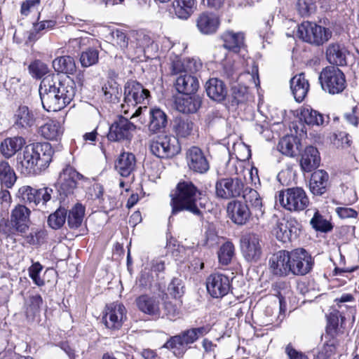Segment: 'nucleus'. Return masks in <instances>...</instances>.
Here are the masks:
<instances>
[{"label": "nucleus", "mask_w": 359, "mask_h": 359, "mask_svg": "<svg viewBox=\"0 0 359 359\" xmlns=\"http://www.w3.org/2000/svg\"><path fill=\"white\" fill-rule=\"evenodd\" d=\"M39 91L43 107L48 111H57L70 104L76 89L75 82L69 78L60 81L54 74H48L41 81Z\"/></svg>", "instance_id": "f257e3e1"}, {"label": "nucleus", "mask_w": 359, "mask_h": 359, "mask_svg": "<svg viewBox=\"0 0 359 359\" xmlns=\"http://www.w3.org/2000/svg\"><path fill=\"white\" fill-rule=\"evenodd\" d=\"M313 264L312 257L304 248L279 250L269 259L272 273L280 277L304 276L311 271Z\"/></svg>", "instance_id": "f03ea898"}, {"label": "nucleus", "mask_w": 359, "mask_h": 359, "mask_svg": "<svg viewBox=\"0 0 359 359\" xmlns=\"http://www.w3.org/2000/svg\"><path fill=\"white\" fill-rule=\"evenodd\" d=\"M53 154L52 147L48 142L29 144L18 154L17 168L25 175H36L49 165Z\"/></svg>", "instance_id": "7ed1b4c3"}, {"label": "nucleus", "mask_w": 359, "mask_h": 359, "mask_svg": "<svg viewBox=\"0 0 359 359\" xmlns=\"http://www.w3.org/2000/svg\"><path fill=\"white\" fill-rule=\"evenodd\" d=\"M202 191L189 180H181L176 186L175 194L171 195L172 215L187 210L203 219L201 209L205 208Z\"/></svg>", "instance_id": "20e7f679"}, {"label": "nucleus", "mask_w": 359, "mask_h": 359, "mask_svg": "<svg viewBox=\"0 0 359 359\" xmlns=\"http://www.w3.org/2000/svg\"><path fill=\"white\" fill-rule=\"evenodd\" d=\"M210 330V327L208 325L184 330L179 334L170 337L163 347L170 350L175 356L182 357L187 350V346L194 344Z\"/></svg>", "instance_id": "39448f33"}, {"label": "nucleus", "mask_w": 359, "mask_h": 359, "mask_svg": "<svg viewBox=\"0 0 359 359\" xmlns=\"http://www.w3.org/2000/svg\"><path fill=\"white\" fill-rule=\"evenodd\" d=\"M149 97V91L144 88L142 85L136 81H128L124 87V103L121 104V108L125 114H127L132 107L135 109L131 117L138 116L143 109H147V99Z\"/></svg>", "instance_id": "423d86ee"}, {"label": "nucleus", "mask_w": 359, "mask_h": 359, "mask_svg": "<svg viewBox=\"0 0 359 359\" xmlns=\"http://www.w3.org/2000/svg\"><path fill=\"white\" fill-rule=\"evenodd\" d=\"M31 210L24 204H18L11 210L9 219L0 220V233L6 235H15L26 233L30 222Z\"/></svg>", "instance_id": "0eeeda50"}, {"label": "nucleus", "mask_w": 359, "mask_h": 359, "mask_svg": "<svg viewBox=\"0 0 359 359\" xmlns=\"http://www.w3.org/2000/svg\"><path fill=\"white\" fill-rule=\"evenodd\" d=\"M297 36L313 46H320L332 37V31L315 22L305 21L298 25Z\"/></svg>", "instance_id": "6e6552de"}, {"label": "nucleus", "mask_w": 359, "mask_h": 359, "mask_svg": "<svg viewBox=\"0 0 359 359\" xmlns=\"http://www.w3.org/2000/svg\"><path fill=\"white\" fill-rule=\"evenodd\" d=\"M318 79L322 89L331 95L342 93L346 86L344 74L334 66L323 69Z\"/></svg>", "instance_id": "1a4fd4ad"}, {"label": "nucleus", "mask_w": 359, "mask_h": 359, "mask_svg": "<svg viewBox=\"0 0 359 359\" xmlns=\"http://www.w3.org/2000/svg\"><path fill=\"white\" fill-rule=\"evenodd\" d=\"M278 200L280 205L290 212L304 210L309 204V199L305 191L298 187L287 188L280 191Z\"/></svg>", "instance_id": "9d476101"}, {"label": "nucleus", "mask_w": 359, "mask_h": 359, "mask_svg": "<svg viewBox=\"0 0 359 359\" xmlns=\"http://www.w3.org/2000/svg\"><path fill=\"white\" fill-rule=\"evenodd\" d=\"M87 178L79 173L71 165H66L60 172L57 184V191L60 200L72 196L74 194L76 189L79 185V181L86 180Z\"/></svg>", "instance_id": "9b49d317"}, {"label": "nucleus", "mask_w": 359, "mask_h": 359, "mask_svg": "<svg viewBox=\"0 0 359 359\" xmlns=\"http://www.w3.org/2000/svg\"><path fill=\"white\" fill-rule=\"evenodd\" d=\"M151 152L158 158H171L180 151L177 140L173 136L161 135L154 137L149 144Z\"/></svg>", "instance_id": "f8f14e48"}, {"label": "nucleus", "mask_w": 359, "mask_h": 359, "mask_svg": "<svg viewBox=\"0 0 359 359\" xmlns=\"http://www.w3.org/2000/svg\"><path fill=\"white\" fill-rule=\"evenodd\" d=\"M272 219L274 222L272 233L278 241L287 243L297 238L301 230V224L297 220L279 219L275 215Z\"/></svg>", "instance_id": "ddd939ff"}, {"label": "nucleus", "mask_w": 359, "mask_h": 359, "mask_svg": "<svg viewBox=\"0 0 359 359\" xmlns=\"http://www.w3.org/2000/svg\"><path fill=\"white\" fill-rule=\"evenodd\" d=\"M53 189L50 187L35 189L28 185L19 188L16 196L24 205H37L42 203L46 205L51 198Z\"/></svg>", "instance_id": "4468645a"}, {"label": "nucleus", "mask_w": 359, "mask_h": 359, "mask_svg": "<svg viewBox=\"0 0 359 359\" xmlns=\"http://www.w3.org/2000/svg\"><path fill=\"white\" fill-rule=\"evenodd\" d=\"M245 188L244 182L238 177L222 178L215 184L217 196L223 199L238 197Z\"/></svg>", "instance_id": "2eb2a0df"}, {"label": "nucleus", "mask_w": 359, "mask_h": 359, "mask_svg": "<svg viewBox=\"0 0 359 359\" xmlns=\"http://www.w3.org/2000/svg\"><path fill=\"white\" fill-rule=\"evenodd\" d=\"M136 126L122 116H118L109 127L107 138L112 142L129 140Z\"/></svg>", "instance_id": "dca6fc26"}, {"label": "nucleus", "mask_w": 359, "mask_h": 359, "mask_svg": "<svg viewBox=\"0 0 359 359\" xmlns=\"http://www.w3.org/2000/svg\"><path fill=\"white\" fill-rule=\"evenodd\" d=\"M186 161L189 169L194 173L205 174L210 169L207 157L198 147H191L187 151Z\"/></svg>", "instance_id": "f3484780"}, {"label": "nucleus", "mask_w": 359, "mask_h": 359, "mask_svg": "<svg viewBox=\"0 0 359 359\" xmlns=\"http://www.w3.org/2000/svg\"><path fill=\"white\" fill-rule=\"evenodd\" d=\"M260 237L255 233H249L241 240V251L248 262H257L262 255Z\"/></svg>", "instance_id": "a211bd4d"}, {"label": "nucleus", "mask_w": 359, "mask_h": 359, "mask_svg": "<svg viewBox=\"0 0 359 359\" xmlns=\"http://www.w3.org/2000/svg\"><path fill=\"white\" fill-rule=\"evenodd\" d=\"M126 318L125 306L120 303L114 302L106 306L105 314L102 320L106 327L111 330H119Z\"/></svg>", "instance_id": "6ab92c4d"}, {"label": "nucleus", "mask_w": 359, "mask_h": 359, "mask_svg": "<svg viewBox=\"0 0 359 359\" xmlns=\"http://www.w3.org/2000/svg\"><path fill=\"white\" fill-rule=\"evenodd\" d=\"M206 287L208 292L212 297H222L230 290V280L226 275L212 273L207 278Z\"/></svg>", "instance_id": "aec40b11"}, {"label": "nucleus", "mask_w": 359, "mask_h": 359, "mask_svg": "<svg viewBox=\"0 0 359 359\" xmlns=\"http://www.w3.org/2000/svg\"><path fill=\"white\" fill-rule=\"evenodd\" d=\"M226 210L229 217L238 225L245 224L252 215L248 205L238 200L229 202Z\"/></svg>", "instance_id": "412c9836"}, {"label": "nucleus", "mask_w": 359, "mask_h": 359, "mask_svg": "<svg viewBox=\"0 0 359 359\" xmlns=\"http://www.w3.org/2000/svg\"><path fill=\"white\" fill-rule=\"evenodd\" d=\"M243 197L245 200L244 203L248 205L254 217L257 221H259L264 215L262 198L259 194L254 189L246 187L243 194Z\"/></svg>", "instance_id": "4be33fe9"}, {"label": "nucleus", "mask_w": 359, "mask_h": 359, "mask_svg": "<svg viewBox=\"0 0 359 359\" xmlns=\"http://www.w3.org/2000/svg\"><path fill=\"white\" fill-rule=\"evenodd\" d=\"M348 53L344 44L334 42L327 46L325 55L330 64L336 66H345L347 65L346 56Z\"/></svg>", "instance_id": "5701e85b"}, {"label": "nucleus", "mask_w": 359, "mask_h": 359, "mask_svg": "<svg viewBox=\"0 0 359 359\" xmlns=\"http://www.w3.org/2000/svg\"><path fill=\"white\" fill-rule=\"evenodd\" d=\"M135 304L142 313L155 318H159L161 311L159 301L157 298L149 294H142L136 298Z\"/></svg>", "instance_id": "b1692460"}, {"label": "nucleus", "mask_w": 359, "mask_h": 359, "mask_svg": "<svg viewBox=\"0 0 359 359\" xmlns=\"http://www.w3.org/2000/svg\"><path fill=\"white\" fill-rule=\"evenodd\" d=\"M175 86L180 93L192 95L198 90L199 83L196 76L190 74H184L176 78Z\"/></svg>", "instance_id": "393cba45"}, {"label": "nucleus", "mask_w": 359, "mask_h": 359, "mask_svg": "<svg viewBox=\"0 0 359 359\" xmlns=\"http://www.w3.org/2000/svg\"><path fill=\"white\" fill-rule=\"evenodd\" d=\"M290 88L295 100L298 102H302L309 90V81L304 73L298 74L291 79Z\"/></svg>", "instance_id": "a878e982"}, {"label": "nucleus", "mask_w": 359, "mask_h": 359, "mask_svg": "<svg viewBox=\"0 0 359 359\" xmlns=\"http://www.w3.org/2000/svg\"><path fill=\"white\" fill-rule=\"evenodd\" d=\"M320 163V154L318 149L313 147H306L302 154L300 165L305 172H311L316 169Z\"/></svg>", "instance_id": "bb28decb"}, {"label": "nucleus", "mask_w": 359, "mask_h": 359, "mask_svg": "<svg viewBox=\"0 0 359 359\" xmlns=\"http://www.w3.org/2000/svg\"><path fill=\"white\" fill-rule=\"evenodd\" d=\"M35 115L27 106H20L14 115V126L19 129H28L35 123Z\"/></svg>", "instance_id": "cd10ccee"}, {"label": "nucleus", "mask_w": 359, "mask_h": 359, "mask_svg": "<svg viewBox=\"0 0 359 359\" xmlns=\"http://www.w3.org/2000/svg\"><path fill=\"white\" fill-rule=\"evenodd\" d=\"M207 95L212 100L223 101L227 95V89L224 82L217 78L210 79L205 83Z\"/></svg>", "instance_id": "c85d7f7f"}, {"label": "nucleus", "mask_w": 359, "mask_h": 359, "mask_svg": "<svg viewBox=\"0 0 359 359\" xmlns=\"http://www.w3.org/2000/svg\"><path fill=\"white\" fill-rule=\"evenodd\" d=\"M329 175L323 170H318L312 175L310 180L309 187L313 194L321 196L327 191Z\"/></svg>", "instance_id": "c756f323"}, {"label": "nucleus", "mask_w": 359, "mask_h": 359, "mask_svg": "<svg viewBox=\"0 0 359 359\" xmlns=\"http://www.w3.org/2000/svg\"><path fill=\"white\" fill-rule=\"evenodd\" d=\"M176 109L183 114H192L197 111L201 104V99L195 94L185 95L175 102Z\"/></svg>", "instance_id": "7c9ffc66"}, {"label": "nucleus", "mask_w": 359, "mask_h": 359, "mask_svg": "<svg viewBox=\"0 0 359 359\" xmlns=\"http://www.w3.org/2000/svg\"><path fill=\"white\" fill-rule=\"evenodd\" d=\"M135 155L130 152H123L115 163V168L122 177H126L135 170Z\"/></svg>", "instance_id": "2f4dec72"}, {"label": "nucleus", "mask_w": 359, "mask_h": 359, "mask_svg": "<svg viewBox=\"0 0 359 359\" xmlns=\"http://www.w3.org/2000/svg\"><path fill=\"white\" fill-rule=\"evenodd\" d=\"M196 25L201 33L205 34H212L218 28L219 19L214 13H203L197 18Z\"/></svg>", "instance_id": "473e14b6"}, {"label": "nucleus", "mask_w": 359, "mask_h": 359, "mask_svg": "<svg viewBox=\"0 0 359 359\" xmlns=\"http://www.w3.org/2000/svg\"><path fill=\"white\" fill-rule=\"evenodd\" d=\"M25 144V140L22 137H8L1 142L0 151L6 158H9L21 149Z\"/></svg>", "instance_id": "72a5a7b5"}, {"label": "nucleus", "mask_w": 359, "mask_h": 359, "mask_svg": "<svg viewBox=\"0 0 359 359\" xmlns=\"http://www.w3.org/2000/svg\"><path fill=\"white\" fill-rule=\"evenodd\" d=\"M39 132L46 140L57 141L63 134V128L59 121L50 120L41 126Z\"/></svg>", "instance_id": "f704fd0d"}, {"label": "nucleus", "mask_w": 359, "mask_h": 359, "mask_svg": "<svg viewBox=\"0 0 359 359\" xmlns=\"http://www.w3.org/2000/svg\"><path fill=\"white\" fill-rule=\"evenodd\" d=\"M299 140L297 137L287 135L280 140L278 144V149L283 154L293 157L299 153Z\"/></svg>", "instance_id": "c9c22d12"}, {"label": "nucleus", "mask_w": 359, "mask_h": 359, "mask_svg": "<svg viewBox=\"0 0 359 359\" xmlns=\"http://www.w3.org/2000/svg\"><path fill=\"white\" fill-rule=\"evenodd\" d=\"M224 41L223 46L234 53H238L244 46V36L243 33H235L227 31L222 35Z\"/></svg>", "instance_id": "e433bc0d"}, {"label": "nucleus", "mask_w": 359, "mask_h": 359, "mask_svg": "<svg viewBox=\"0 0 359 359\" xmlns=\"http://www.w3.org/2000/svg\"><path fill=\"white\" fill-rule=\"evenodd\" d=\"M150 121L149 130L152 133L160 132L164 129L168 123V117L165 113L158 108L150 110Z\"/></svg>", "instance_id": "4c0bfd02"}, {"label": "nucleus", "mask_w": 359, "mask_h": 359, "mask_svg": "<svg viewBox=\"0 0 359 359\" xmlns=\"http://www.w3.org/2000/svg\"><path fill=\"white\" fill-rule=\"evenodd\" d=\"M172 7L178 18L187 20L194 13L196 0H174Z\"/></svg>", "instance_id": "58836bf2"}, {"label": "nucleus", "mask_w": 359, "mask_h": 359, "mask_svg": "<svg viewBox=\"0 0 359 359\" xmlns=\"http://www.w3.org/2000/svg\"><path fill=\"white\" fill-rule=\"evenodd\" d=\"M53 67L59 73L73 74L76 69L75 61L71 56H62L53 61Z\"/></svg>", "instance_id": "ea45409f"}, {"label": "nucleus", "mask_w": 359, "mask_h": 359, "mask_svg": "<svg viewBox=\"0 0 359 359\" xmlns=\"http://www.w3.org/2000/svg\"><path fill=\"white\" fill-rule=\"evenodd\" d=\"M194 123L188 117H176L174 121L173 129L180 137H187L191 135L194 130Z\"/></svg>", "instance_id": "a19ab883"}, {"label": "nucleus", "mask_w": 359, "mask_h": 359, "mask_svg": "<svg viewBox=\"0 0 359 359\" xmlns=\"http://www.w3.org/2000/svg\"><path fill=\"white\" fill-rule=\"evenodd\" d=\"M43 304V299L40 294L30 296L27 302L25 311L26 318L28 321L34 320L36 315L40 313L41 306Z\"/></svg>", "instance_id": "79ce46f5"}, {"label": "nucleus", "mask_w": 359, "mask_h": 359, "mask_svg": "<svg viewBox=\"0 0 359 359\" xmlns=\"http://www.w3.org/2000/svg\"><path fill=\"white\" fill-rule=\"evenodd\" d=\"M85 208L80 203H77L69 212L67 223L70 228H79L83 220Z\"/></svg>", "instance_id": "37998d69"}, {"label": "nucleus", "mask_w": 359, "mask_h": 359, "mask_svg": "<svg viewBox=\"0 0 359 359\" xmlns=\"http://www.w3.org/2000/svg\"><path fill=\"white\" fill-rule=\"evenodd\" d=\"M299 118L307 125L320 126L323 125L324 122L323 114L309 107L301 110Z\"/></svg>", "instance_id": "c03bdc74"}, {"label": "nucleus", "mask_w": 359, "mask_h": 359, "mask_svg": "<svg viewBox=\"0 0 359 359\" xmlns=\"http://www.w3.org/2000/svg\"><path fill=\"white\" fill-rule=\"evenodd\" d=\"M17 177L15 172L11 168L6 161L0 162V180L1 184H4L6 188H11L15 181Z\"/></svg>", "instance_id": "a18cd8bd"}, {"label": "nucleus", "mask_w": 359, "mask_h": 359, "mask_svg": "<svg viewBox=\"0 0 359 359\" xmlns=\"http://www.w3.org/2000/svg\"><path fill=\"white\" fill-rule=\"evenodd\" d=\"M156 276L149 269H144L138 279V285L142 289L156 288L160 290V283L157 281Z\"/></svg>", "instance_id": "49530a36"}, {"label": "nucleus", "mask_w": 359, "mask_h": 359, "mask_svg": "<svg viewBox=\"0 0 359 359\" xmlns=\"http://www.w3.org/2000/svg\"><path fill=\"white\" fill-rule=\"evenodd\" d=\"M105 99L109 102H119L121 96V90L119 85L114 81H108L102 87Z\"/></svg>", "instance_id": "de8ad7c7"}, {"label": "nucleus", "mask_w": 359, "mask_h": 359, "mask_svg": "<svg viewBox=\"0 0 359 359\" xmlns=\"http://www.w3.org/2000/svg\"><path fill=\"white\" fill-rule=\"evenodd\" d=\"M219 264L226 266L232 260L235 255V248L230 241H226L221 245L217 252Z\"/></svg>", "instance_id": "09e8293b"}, {"label": "nucleus", "mask_w": 359, "mask_h": 359, "mask_svg": "<svg viewBox=\"0 0 359 359\" xmlns=\"http://www.w3.org/2000/svg\"><path fill=\"white\" fill-rule=\"evenodd\" d=\"M67 211L64 208H59L48 218V223L53 229H59L65 224L67 219Z\"/></svg>", "instance_id": "8fccbe9b"}, {"label": "nucleus", "mask_w": 359, "mask_h": 359, "mask_svg": "<svg viewBox=\"0 0 359 359\" xmlns=\"http://www.w3.org/2000/svg\"><path fill=\"white\" fill-rule=\"evenodd\" d=\"M99 60V50L94 48H88L82 51L80 56V62L82 67H88L97 63Z\"/></svg>", "instance_id": "3c124183"}, {"label": "nucleus", "mask_w": 359, "mask_h": 359, "mask_svg": "<svg viewBox=\"0 0 359 359\" xmlns=\"http://www.w3.org/2000/svg\"><path fill=\"white\" fill-rule=\"evenodd\" d=\"M339 345L338 340L331 337L327 340L318 353L319 359H328L336 353L337 347Z\"/></svg>", "instance_id": "603ef678"}, {"label": "nucleus", "mask_w": 359, "mask_h": 359, "mask_svg": "<svg viewBox=\"0 0 359 359\" xmlns=\"http://www.w3.org/2000/svg\"><path fill=\"white\" fill-rule=\"evenodd\" d=\"M310 224L316 231L322 232H327L331 231L332 226L331 224L325 219L318 212H316L313 218L310 221Z\"/></svg>", "instance_id": "864d4df0"}, {"label": "nucleus", "mask_w": 359, "mask_h": 359, "mask_svg": "<svg viewBox=\"0 0 359 359\" xmlns=\"http://www.w3.org/2000/svg\"><path fill=\"white\" fill-rule=\"evenodd\" d=\"M29 72L33 77L41 79L48 72V66L40 60H35L29 65Z\"/></svg>", "instance_id": "5fc2aeb1"}, {"label": "nucleus", "mask_w": 359, "mask_h": 359, "mask_svg": "<svg viewBox=\"0 0 359 359\" xmlns=\"http://www.w3.org/2000/svg\"><path fill=\"white\" fill-rule=\"evenodd\" d=\"M43 269V266L39 262L33 263L28 268L29 276L33 282L38 286H43L45 285V281L42 279L39 274Z\"/></svg>", "instance_id": "6e6d98bb"}, {"label": "nucleus", "mask_w": 359, "mask_h": 359, "mask_svg": "<svg viewBox=\"0 0 359 359\" xmlns=\"http://www.w3.org/2000/svg\"><path fill=\"white\" fill-rule=\"evenodd\" d=\"M88 195L89 198L93 201L97 200L100 204L104 205V188L102 184L99 183H95L93 184L88 190Z\"/></svg>", "instance_id": "4d7b16f0"}, {"label": "nucleus", "mask_w": 359, "mask_h": 359, "mask_svg": "<svg viewBox=\"0 0 359 359\" xmlns=\"http://www.w3.org/2000/svg\"><path fill=\"white\" fill-rule=\"evenodd\" d=\"M168 290L175 298L180 297L184 294V285L181 279L174 278L168 285Z\"/></svg>", "instance_id": "13d9d810"}, {"label": "nucleus", "mask_w": 359, "mask_h": 359, "mask_svg": "<svg viewBox=\"0 0 359 359\" xmlns=\"http://www.w3.org/2000/svg\"><path fill=\"white\" fill-rule=\"evenodd\" d=\"M339 325V317L337 313H331L327 317V325L326 327L327 334L333 337L337 332Z\"/></svg>", "instance_id": "bf43d9fd"}, {"label": "nucleus", "mask_w": 359, "mask_h": 359, "mask_svg": "<svg viewBox=\"0 0 359 359\" xmlns=\"http://www.w3.org/2000/svg\"><path fill=\"white\" fill-rule=\"evenodd\" d=\"M344 118L348 123L355 127H358L359 123V108L358 106L353 107L351 110L344 114Z\"/></svg>", "instance_id": "052dcab7"}, {"label": "nucleus", "mask_w": 359, "mask_h": 359, "mask_svg": "<svg viewBox=\"0 0 359 359\" xmlns=\"http://www.w3.org/2000/svg\"><path fill=\"white\" fill-rule=\"evenodd\" d=\"M170 72L172 75H183L186 74L185 62L181 60H173L170 66Z\"/></svg>", "instance_id": "680f3d73"}, {"label": "nucleus", "mask_w": 359, "mask_h": 359, "mask_svg": "<svg viewBox=\"0 0 359 359\" xmlns=\"http://www.w3.org/2000/svg\"><path fill=\"white\" fill-rule=\"evenodd\" d=\"M114 34V39L117 46H118L121 49H125L128 47V39L124 32L116 30Z\"/></svg>", "instance_id": "e2e57ef3"}, {"label": "nucleus", "mask_w": 359, "mask_h": 359, "mask_svg": "<svg viewBox=\"0 0 359 359\" xmlns=\"http://www.w3.org/2000/svg\"><path fill=\"white\" fill-rule=\"evenodd\" d=\"M285 353L290 359H309L306 354L297 351L291 346V344H288L286 346Z\"/></svg>", "instance_id": "0e129e2a"}, {"label": "nucleus", "mask_w": 359, "mask_h": 359, "mask_svg": "<svg viewBox=\"0 0 359 359\" xmlns=\"http://www.w3.org/2000/svg\"><path fill=\"white\" fill-rule=\"evenodd\" d=\"M184 62H185L186 74H191L198 71L201 67V63L193 58L187 59V60H184Z\"/></svg>", "instance_id": "69168bd1"}, {"label": "nucleus", "mask_w": 359, "mask_h": 359, "mask_svg": "<svg viewBox=\"0 0 359 359\" xmlns=\"http://www.w3.org/2000/svg\"><path fill=\"white\" fill-rule=\"evenodd\" d=\"M224 74L231 83L237 81L240 76V74L235 71L233 67L230 65L224 66Z\"/></svg>", "instance_id": "338daca9"}, {"label": "nucleus", "mask_w": 359, "mask_h": 359, "mask_svg": "<svg viewBox=\"0 0 359 359\" xmlns=\"http://www.w3.org/2000/svg\"><path fill=\"white\" fill-rule=\"evenodd\" d=\"M337 212L341 218H355L358 212L350 208H337Z\"/></svg>", "instance_id": "774afa93"}]
</instances>
